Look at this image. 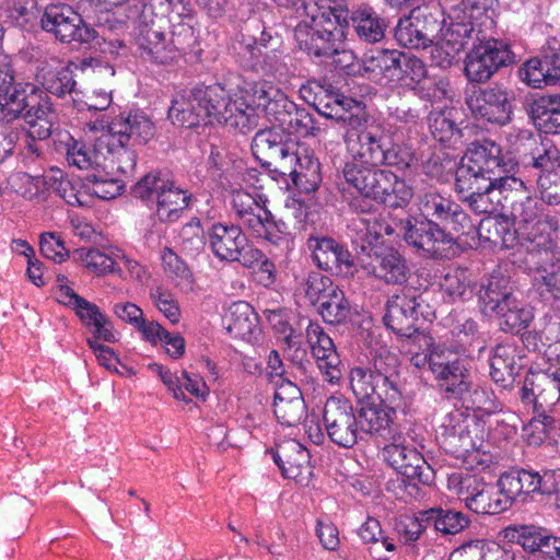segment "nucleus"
Returning a JSON list of instances; mask_svg holds the SVG:
<instances>
[{
	"instance_id": "obj_7",
	"label": "nucleus",
	"mask_w": 560,
	"mask_h": 560,
	"mask_svg": "<svg viewBox=\"0 0 560 560\" xmlns=\"http://www.w3.org/2000/svg\"><path fill=\"white\" fill-rule=\"evenodd\" d=\"M135 197L142 200L155 199V213L162 222H174L188 207L191 195L176 187L160 172L144 175L132 188Z\"/></svg>"
},
{
	"instance_id": "obj_13",
	"label": "nucleus",
	"mask_w": 560,
	"mask_h": 560,
	"mask_svg": "<svg viewBox=\"0 0 560 560\" xmlns=\"http://www.w3.org/2000/svg\"><path fill=\"white\" fill-rule=\"evenodd\" d=\"M389 440L382 450L384 460L409 480H418L425 486L433 483L435 472L416 447L407 445L399 432L392 433Z\"/></svg>"
},
{
	"instance_id": "obj_42",
	"label": "nucleus",
	"mask_w": 560,
	"mask_h": 560,
	"mask_svg": "<svg viewBox=\"0 0 560 560\" xmlns=\"http://www.w3.org/2000/svg\"><path fill=\"white\" fill-rule=\"evenodd\" d=\"M422 521H425L427 524H430L434 527L436 532L442 533L443 535H455L460 533L466 527H468L470 520L469 517L459 512L452 509H430L423 511Z\"/></svg>"
},
{
	"instance_id": "obj_22",
	"label": "nucleus",
	"mask_w": 560,
	"mask_h": 560,
	"mask_svg": "<svg viewBox=\"0 0 560 560\" xmlns=\"http://www.w3.org/2000/svg\"><path fill=\"white\" fill-rule=\"evenodd\" d=\"M278 173L290 176L293 184L305 192L314 191L322 180L318 160L308 148L298 141Z\"/></svg>"
},
{
	"instance_id": "obj_33",
	"label": "nucleus",
	"mask_w": 560,
	"mask_h": 560,
	"mask_svg": "<svg viewBox=\"0 0 560 560\" xmlns=\"http://www.w3.org/2000/svg\"><path fill=\"white\" fill-rule=\"evenodd\" d=\"M294 38L300 48L314 57L331 55L335 47L341 45L342 38L332 37L329 33L306 22H299L294 27Z\"/></svg>"
},
{
	"instance_id": "obj_39",
	"label": "nucleus",
	"mask_w": 560,
	"mask_h": 560,
	"mask_svg": "<svg viewBox=\"0 0 560 560\" xmlns=\"http://www.w3.org/2000/svg\"><path fill=\"white\" fill-rule=\"evenodd\" d=\"M431 135L439 142L452 148L464 144L465 130L452 117V110H433L428 116Z\"/></svg>"
},
{
	"instance_id": "obj_36",
	"label": "nucleus",
	"mask_w": 560,
	"mask_h": 560,
	"mask_svg": "<svg viewBox=\"0 0 560 560\" xmlns=\"http://www.w3.org/2000/svg\"><path fill=\"white\" fill-rule=\"evenodd\" d=\"M217 122L225 125L241 133H247L256 125V115L253 110L248 109L242 95L234 89V92L229 96Z\"/></svg>"
},
{
	"instance_id": "obj_41",
	"label": "nucleus",
	"mask_w": 560,
	"mask_h": 560,
	"mask_svg": "<svg viewBox=\"0 0 560 560\" xmlns=\"http://www.w3.org/2000/svg\"><path fill=\"white\" fill-rule=\"evenodd\" d=\"M240 223L254 236L276 242L273 230L282 232L283 222H276L271 212L259 203L238 219Z\"/></svg>"
},
{
	"instance_id": "obj_9",
	"label": "nucleus",
	"mask_w": 560,
	"mask_h": 560,
	"mask_svg": "<svg viewBox=\"0 0 560 560\" xmlns=\"http://www.w3.org/2000/svg\"><path fill=\"white\" fill-rule=\"evenodd\" d=\"M510 46L499 39L489 38L474 44L465 57L464 72L471 83H486L501 68L513 62Z\"/></svg>"
},
{
	"instance_id": "obj_44",
	"label": "nucleus",
	"mask_w": 560,
	"mask_h": 560,
	"mask_svg": "<svg viewBox=\"0 0 560 560\" xmlns=\"http://www.w3.org/2000/svg\"><path fill=\"white\" fill-rule=\"evenodd\" d=\"M494 314L499 318L501 330L505 332L518 334L521 330L526 329L534 318L532 310L518 296Z\"/></svg>"
},
{
	"instance_id": "obj_47",
	"label": "nucleus",
	"mask_w": 560,
	"mask_h": 560,
	"mask_svg": "<svg viewBox=\"0 0 560 560\" xmlns=\"http://www.w3.org/2000/svg\"><path fill=\"white\" fill-rule=\"evenodd\" d=\"M71 144H68L67 160L70 165H74L80 170H94L106 161V154L103 152L105 147H98L97 141L94 148H90L84 143L70 139Z\"/></svg>"
},
{
	"instance_id": "obj_62",
	"label": "nucleus",
	"mask_w": 560,
	"mask_h": 560,
	"mask_svg": "<svg viewBox=\"0 0 560 560\" xmlns=\"http://www.w3.org/2000/svg\"><path fill=\"white\" fill-rule=\"evenodd\" d=\"M78 259L93 272L105 273L114 269L115 261L95 248H79L75 250Z\"/></svg>"
},
{
	"instance_id": "obj_37",
	"label": "nucleus",
	"mask_w": 560,
	"mask_h": 560,
	"mask_svg": "<svg viewBox=\"0 0 560 560\" xmlns=\"http://www.w3.org/2000/svg\"><path fill=\"white\" fill-rule=\"evenodd\" d=\"M477 233L480 240L501 249L513 248L517 244L516 230L506 219L487 217L480 221Z\"/></svg>"
},
{
	"instance_id": "obj_55",
	"label": "nucleus",
	"mask_w": 560,
	"mask_h": 560,
	"mask_svg": "<svg viewBox=\"0 0 560 560\" xmlns=\"http://www.w3.org/2000/svg\"><path fill=\"white\" fill-rule=\"evenodd\" d=\"M339 287L319 272L308 273L305 280V296L313 305H320Z\"/></svg>"
},
{
	"instance_id": "obj_21",
	"label": "nucleus",
	"mask_w": 560,
	"mask_h": 560,
	"mask_svg": "<svg viewBox=\"0 0 560 560\" xmlns=\"http://www.w3.org/2000/svg\"><path fill=\"white\" fill-rule=\"evenodd\" d=\"M458 494L466 506L478 514H499L508 509V500L498 485L487 483L475 476L459 480Z\"/></svg>"
},
{
	"instance_id": "obj_61",
	"label": "nucleus",
	"mask_w": 560,
	"mask_h": 560,
	"mask_svg": "<svg viewBox=\"0 0 560 560\" xmlns=\"http://www.w3.org/2000/svg\"><path fill=\"white\" fill-rule=\"evenodd\" d=\"M273 412L280 423L287 427H294L302 422L306 415V407L303 400L281 401L273 404Z\"/></svg>"
},
{
	"instance_id": "obj_59",
	"label": "nucleus",
	"mask_w": 560,
	"mask_h": 560,
	"mask_svg": "<svg viewBox=\"0 0 560 560\" xmlns=\"http://www.w3.org/2000/svg\"><path fill=\"white\" fill-rule=\"evenodd\" d=\"M162 260L165 269L177 279L178 285H182L186 290L192 289V272L186 262L175 252L168 247H165L162 255Z\"/></svg>"
},
{
	"instance_id": "obj_64",
	"label": "nucleus",
	"mask_w": 560,
	"mask_h": 560,
	"mask_svg": "<svg viewBox=\"0 0 560 560\" xmlns=\"http://www.w3.org/2000/svg\"><path fill=\"white\" fill-rule=\"evenodd\" d=\"M541 199L548 205L560 203V173L558 171L541 172L537 178Z\"/></svg>"
},
{
	"instance_id": "obj_54",
	"label": "nucleus",
	"mask_w": 560,
	"mask_h": 560,
	"mask_svg": "<svg viewBox=\"0 0 560 560\" xmlns=\"http://www.w3.org/2000/svg\"><path fill=\"white\" fill-rule=\"evenodd\" d=\"M409 15L423 36V40H427L429 46L434 44L442 30V22L438 19L436 14L431 12L428 7L417 5Z\"/></svg>"
},
{
	"instance_id": "obj_38",
	"label": "nucleus",
	"mask_w": 560,
	"mask_h": 560,
	"mask_svg": "<svg viewBox=\"0 0 560 560\" xmlns=\"http://www.w3.org/2000/svg\"><path fill=\"white\" fill-rule=\"evenodd\" d=\"M226 329L230 334L249 340L258 330V315L254 307L245 302H234L225 316Z\"/></svg>"
},
{
	"instance_id": "obj_19",
	"label": "nucleus",
	"mask_w": 560,
	"mask_h": 560,
	"mask_svg": "<svg viewBox=\"0 0 560 560\" xmlns=\"http://www.w3.org/2000/svg\"><path fill=\"white\" fill-rule=\"evenodd\" d=\"M296 4V14L300 22H306L332 37L346 39V31L349 25V11L341 4L330 2L317 3L313 0H300Z\"/></svg>"
},
{
	"instance_id": "obj_40",
	"label": "nucleus",
	"mask_w": 560,
	"mask_h": 560,
	"mask_svg": "<svg viewBox=\"0 0 560 560\" xmlns=\"http://www.w3.org/2000/svg\"><path fill=\"white\" fill-rule=\"evenodd\" d=\"M233 85H235V82L233 78H231L224 85L217 83L208 86H198V96L201 98V105L205 112V122L217 121L229 96L234 92Z\"/></svg>"
},
{
	"instance_id": "obj_51",
	"label": "nucleus",
	"mask_w": 560,
	"mask_h": 560,
	"mask_svg": "<svg viewBox=\"0 0 560 560\" xmlns=\"http://www.w3.org/2000/svg\"><path fill=\"white\" fill-rule=\"evenodd\" d=\"M84 186L91 195L109 200L122 192L126 183L120 178H108L105 174L92 173L84 177Z\"/></svg>"
},
{
	"instance_id": "obj_15",
	"label": "nucleus",
	"mask_w": 560,
	"mask_h": 560,
	"mask_svg": "<svg viewBox=\"0 0 560 560\" xmlns=\"http://www.w3.org/2000/svg\"><path fill=\"white\" fill-rule=\"evenodd\" d=\"M514 95L502 85L493 84L487 88H475L466 96V105L471 114L488 122L499 126L512 120Z\"/></svg>"
},
{
	"instance_id": "obj_27",
	"label": "nucleus",
	"mask_w": 560,
	"mask_h": 560,
	"mask_svg": "<svg viewBox=\"0 0 560 560\" xmlns=\"http://www.w3.org/2000/svg\"><path fill=\"white\" fill-rule=\"evenodd\" d=\"M295 147V140L284 138V136L275 128H266L256 132L252 141V151L262 165L273 167L279 172L287 155Z\"/></svg>"
},
{
	"instance_id": "obj_18",
	"label": "nucleus",
	"mask_w": 560,
	"mask_h": 560,
	"mask_svg": "<svg viewBox=\"0 0 560 560\" xmlns=\"http://www.w3.org/2000/svg\"><path fill=\"white\" fill-rule=\"evenodd\" d=\"M431 372L440 392L448 399L464 398L472 387V380L466 360L450 352L431 358Z\"/></svg>"
},
{
	"instance_id": "obj_48",
	"label": "nucleus",
	"mask_w": 560,
	"mask_h": 560,
	"mask_svg": "<svg viewBox=\"0 0 560 560\" xmlns=\"http://www.w3.org/2000/svg\"><path fill=\"white\" fill-rule=\"evenodd\" d=\"M360 435L363 433H378L384 431L392 433L389 429L390 418L385 408L376 405L374 400L371 404L362 407L358 416Z\"/></svg>"
},
{
	"instance_id": "obj_8",
	"label": "nucleus",
	"mask_w": 560,
	"mask_h": 560,
	"mask_svg": "<svg viewBox=\"0 0 560 560\" xmlns=\"http://www.w3.org/2000/svg\"><path fill=\"white\" fill-rule=\"evenodd\" d=\"M422 295L401 292L392 295L386 303L385 325L397 335L415 337L420 346L430 348L432 338L420 332V319L424 316Z\"/></svg>"
},
{
	"instance_id": "obj_57",
	"label": "nucleus",
	"mask_w": 560,
	"mask_h": 560,
	"mask_svg": "<svg viewBox=\"0 0 560 560\" xmlns=\"http://www.w3.org/2000/svg\"><path fill=\"white\" fill-rule=\"evenodd\" d=\"M49 188L61 197L70 206H84L81 199V192L75 188L74 184L63 175L60 170H51L46 179Z\"/></svg>"
},
{
	"instance_id": "obj_45",
	"label": "nucleus",
	"mask_w": 560,
	"mask_h": 560,
	"mask_svg": "<svg viewBox=\"0 0 560 560\" xmlns=\"http://www.w3.org/2000/svg\"><path fill=\"white\" fill-rule=\"evenodd\" d=\"M516 374L517 368L513 350L509 346L498 345L490 361V375L492 380L502 387H509L513 384Z\"/></svg>"
},
{
	"instance_id": "obj_11",
	"label": "nucleus",
	"mask_w": 560,
	"mask_h": 560,
	"mask_svg": "<svg viewBox=\"0 0 560 560\" xmlns=\"http://www.w3.org/2000/svg\"><path fill=\"white\" fill-rule=\"evenodd\" d=\"M209 244L220 260L237 261L245 268H254L264 257L260 249L248 244L246 235L236 225L213 224L209 231Z\"/></svg>"
},
{
	"instance_id": "obj_23",
	"label": "nucleus",
	"mask_w": 560,
	"mask_h": 560,
	"mask_svg": "<svg viewBox=\"0 0 560 560\" xmlns=\"http://www.w3.org/2000/svg\"><path fill=\"white\" fill-rule=\"evenodd\" d=\"M106 135L112 136V145L116 142L128 143L130 147L148 143L155 133L152 120L143 113H129L115 118L110 124L102 126Z\"/></svg>"
},
{
	"instance_id": "obj_2",
	"label": "nucleus",
	"mask_w": 560,
	"mask_h": 560,
	"mask_svg": "<svg viewBox=\"0 0 560 560\" xmlns=\"http://www.w3.org/2000/svg\"><path fill=\"white\" fill-rule=\"evenodd\" d=\"M352 393L359 401L378 399L395 404L401 398L400 363L396 354L384 350L369 366H354L349 372Z\"/></svg>"
},
{
	"instance_id": "obj_60",
	"label": "nucleus",
	"mask_w": 560,
	"mask_h": 560,
	"mask_svg": "<svg viewBox=\"0 0 560 560\" xmlns=\"http://www.w3.org/2000/svg\"><path fill=\"white\" fill-rule=\"evenodd\" d=\"M402 54L396 50H382L371 58V67L373 71H380L390 80H400L399 68L401 65Z\"/></svg>"
},
{
	"instance_id": "obj_34",
	"label": "nucleus",
	"mask_w": 560,
	"mask_h": 560,
	"mask_svg": "<svg viewBox=\"0 0 560 560\" xmlns=\"http://www.w3.org/2000/svg\"><path fill=\"white\" fill-rule=\"evenodd\" d=\"M22 117L30 126L32 138L45 140L50 137L56 115L48 96L40 89L35 94L33 106L27 105Z\"/></svg>"
},
{
	"instance_id": "obj_28",
	"label": "nucleus",
	"mask_w": 560,
	"mask_h": 560,
	"mask_svg": "<svg viewBox=\"0 0 560 560\" xmlns=\"http://www.w3.org/2000/svg\"><path fill=\"white\" fill-rule=\"evenodd\" d=\"M235 89L244 98L249 110L255 113V108H260L270 118L285 100L279 89L272 86L266 81L247 82L241 77H233Z\"/></svg>"
},
{
	"instance_id": "obj_1",
	"label": "nucleus",
	"mask_w": 560,
	"mask_h": 560,
	"mask_svg": "<svg viewBox=\"0 0 560 560\" xmlns=\"http://www.w3.org/2000/svg\"><path fill=\"white\" fill-rule=\"evenodd\" d=\"M348 126L347 144L352 160L342 167L345 182L361 196L389 208L407 206L413 196L412 188L381 166L408 168L413 161L412 153L396 143L394 132L365 108L350 117Z\"/></svg>"
},
{
	"instance_id": "obj_35",
	"label": "nucleus",
	"mask_w": 560,
	"mask_h": 560,
	"mask_svg": "<svg viewBox=\"0 0 560 560\" xmlns=\"http://www.w3.org/2000/svg\"><path fill=\"white\" fill-rule=\"evenodd\" d=\"M559 260L555 254V244L547 235L528 240L524 245L522 261L529 272L545 273Z\"/></svg>"
},
{
	"instance_id": "obj_58",
	"label": "nucleus",
	"mask_w": 560,
	"mask_h": 560,
	"mask_svg": "<svg viewBox=\"0 0 560 560\" xmlns=\"http://www.w3.org/2000/svg\"><path fill=\"white\" fill-rule=\"evenodd\" d=\"M394 36L402 47L416 49L429 47L410 15L398 21L394 30Z\"/></svg>"
},
{
	"instance_id": "obj_3",
	"label": "nucleus",
	"mask_w": 560,
	"mask_h": 560,
	"mask_svg": "<svg viewBox=\"0 0 560 560\" xmlns=\"http://www.w3.org/2000/svg\"><path fill=\"white\" fill-rule=\"evenodd\" d=\"M521 399L526 405H532L537 419L529 422V427L538 432L533 434V442L539 443L547 435L553 425L551 413L560 408V383L556 371L552 374L544 372H532L526 375L522 389Z\"/></svg>"
},
{
	"instance_id": "obj_63",
	"label": "nucleus",
	"mask_w": 560,
	"mask_h": 560,
	"mask_svg": "<svg viewBox=\"0 0 560 560\" xmlns=\"http://www.w3.org/2000/svg\"><path fill=\"white\" fill-rule=\"evenodd\" d=\"M547 85H560V43L549 39L542 49Z\"/></svg>"
},
{
	"instance_id": "obj_49",
	"label": "nucleus",
	"mask_w": 560,
	"mask_h": 560,
	"mask_svg": "<svg viewBox=\"0 0 560 560\" xmlns=\"http://www.w3.org/2000/svg\"><path fill=\"white\" fill-rule=\"evenodd\" d=\"M317 311L326 323L338 325L349 318L351 306L343 291L338 288L317 306Z\"/></svg>"
},
{
	"instance_id": "obj_30",
	"label": "nucleus",
	"mask_w": 560,
	"mask_h": 560,
	"mask_svg": "<svg viewBox=\"0 0 560 560\" xmlns=\"http://www.w3.org/2000/svg\"><path fill=\"white\" fill-rule=\"evenodd\" d=\"M520 295L511 278L501 272L492 273L479 290L483 312L497 313Z\"/></svg>"
},
{
	"instance_id": "obj_46",
	"label": "nucleus",
	"mask_w": 560,
	"mask_h": 560,
	"mask_svg": "<svg viewBox=\"0 0 560 560\" xmlns=\"http://www.w3.org/2000/svg\"><path fill=\"white\" fill-rule=\"evenodd\" d=\"M357 35L364 42L373 44L383 39L385 24L371 8L358 9L351 15Z\"/></svg>"
},
{
	"instance_id": "obj_29",
	"label": "nucleus",
	"mask_w": 560,
	"mask_h": 560,
	"mask_svg": "<svg viewBox=\"0 0 560 560\" xmlns=\"http://www.w3.org/2000/svg\"><path fill=\"white\" fill-rule=\"evenodd\" d=\"M270 119H273L289 135L317 137L322 132L320 126L312 114L306 108L300 107L290 101L288 96Z\"/></svg>"
},
{
	"instance_id": "obj_56",
	"label": "nucleus",
	"mask_w": 560,
	"mask_h": 560,
	"mask_svg": "<svg viewBox=\"0 0 560 560\" xmlns=\"http://www.w3.org/2000/svg\"><path fill=\"white\" fill-rule=\"evenodd\" d=\"M306 340L312 355L316 360H324V358L337 353L332 339L318 323L310 322L306 327Z\"/></svg>"
},
{
	"instance_id": "obj_26",
	"label": "nucleus",
	"mask_w": 560,
	"mask_h": 560,
	"mask_svg": "<svg viewBox=\"0 0 560 560\" xmlns=\"http://www.w3.org/2000/svg\"><path fill=\"white\" fill-rule=\"evenodd\" d=\"M270 452L283 477L299 483L308 482L313 474L310 453L300 442L287 440L277 444Z\"/></svg>"
},
{
	"instance_id": "obj_25",
	"label": "nucleus",
	"mask_w": 560,
	"mask_h": 560,
	"mask_svg": "<svg viewBox=\"0 0 560 560\" xmlns=\"http://www.w3.org/2000/svg\"><path fill=\"white\" fill-rule=\"evenodd\" d=\"M420 209L428 217L444 225H451L455 232H465L471 226L469 215L450 197L436 190H429L420 197Z\"/></svg>"
},
{
	"instance_id": "obj_53",
	"label": "nucleus",
	"mask_w": 560,
	"mask_h": 560,
	"mask_svg": "<svg viewBox=\"0 0 560 560\" xmlns=\"http://www.w3.org/2000/svg\"><path fill=\"white\" fill-rule=\"evenodd\" d=\"M42 85L45 90L58 97L75 92V81L69 68L56 71H47L42 74Z\"/></svg>"
},
{
	"instance_id": "obj_50",
	"label": "nucleus",
	"mask_w": 560,
	"mask_h": 560,
	"mask_svg": "<svg viewBox=\"0 0 560 560\" xmlns=\"http://www.w3.org/2000/svg\"><path fill=\"white\" fill-rule=\"evenodd\" d=\"M59 302L72 307L86 326H91L92 323L103 314L96 304L80 296L68 285H61Z\"/></svg>"
},
{
	"instance_id": "obj_52",
	"label": "nucleus",
	"mask_w": 560,
	"mask_h": 560,
	"mask_svg": "<svg viewBox=\"0 0 560 560\" xmlns=\"http://www.w3.org/2000/svg\"><path fill=\"white\" fill-rule=\"evenodd\" d=\"M180 28L182 32L179 34L185 33L188 36L192 35L190 26L183 24L180 25ZM184 49V42L180 38V35L175 37V33H173L172 38L166 40L164 37L148 58L156 63L167 65L176 60L179 52Z\"/></svg>"
},
{
	"instance_id": "obj_20",
	"label": "nucleus",
	"mask_w": 560,
	"mask_h": 560,
	"mask_svg": "<svg viewBox=\"0 0 560 560\" xmlns=\"http://www.w3.org/2000/svg\"><path fill=\"white\" fill-rule=\"evenodd\" d=\"M506 180L455 182V190L462 202L476 214L502 212Z\"/></svg>"
},
{
	"instance_id": "obj_31",
	"label": "nucleus",
	"mask_w": 560,
	"mask_h": 560,
	"mask_svg": "<svg viewBox=\"0 0 560 560\" xmlns=\"http://www.w3.org/2000/svg\"><path fill=\"white\" fill-rule=\"evenodd\" d=\"M199 94L198 86L184 91L177 95L168 109V118L174 125L185 128H192L200 122H205V112Z\"/></svg>"
},
{
	"instance_id": "obj_16",
	"label": "nucleus",
	"mask_w": 560,
	"mask_h": 560,
	"mask_svg": "<svg viewBox=\"0 0 560 560\" xmlns=\"http://www.w3.org/2000/svg\"><path fill=\"white\" fill-rule=\"evenodd\" d=\"M323 421L328 438L340 447L351 448L360 435L359 420L351 402L342 397H329L324 406Z\"/></svg>"
},
{
	"instance_id": "obj_12",
	"label": "nucleus",
	"mask_w": 560,
	"mask_h": 560,
	"mask_svg": "<svg viewBox=\"0 0 560 560\" xmlns=\"http://www.w3.org/2000/svg\"><path fill=\"white\" fill-rule=\"evenodd\" d=\"M42 28L61 43H90L96 31L84 24L81 15L67 3L48 4L40 19Z\"/></svg>"
},
{
	"instance_id": "obj_4",
	"label": "nucleus",
	"mask_w": 560,
	"mask_h": 560,
	"mask_svg": "<svg viewBox=\"0 0 560 560\" xmlns=\"http://www.w3.org/2000/svg\"><path fill=\"white\" fill-rule=\"evenodd\" d=\"M502 149L491 140L471 143L456 170L455 182H493L511 179Z\"/></svg>"
},
{
	"instance_id": "obj_43",
	"label": "nucleus",
	"mask_w": 560,
	"mask_h": 560,
	"mask_svg": "<svg viewBox=\"0 0 560 560\" xmlns=\"http://www.w3.org/2000/svg\"><path fill=\"white\" fill-rule=\"evenodd\" d=\"M112 136L103 135L97 139L98 147H105L106 150V161H109L113 167H116L117 172L122 175H131L136 168L137 164V154L130 148L128 143H112Z\"/></svg>"
},
{
	"instance_id": "obj_17",
	"label": "nucleus",
	"mask_w": 560,
	"mask_h": 560,
	"mask_svg": "<svg viewBox=\"0 0 560 560\" xmlns=\"http://www.w3.org/2000/svg\"><path fill=\"white\" fill-rule=\"evenodd\" d=\"M306 245L319 269L342 279H352L358 273V266L351 253L335 238L312 235L307 238Z\"/></svg>"
},
{
	"instance_id": "obj_14",
	"label": "nucleus",
	"mask_w": 560,
	"mask_h": 560,
	"mask_svg": "<svg viewBox=\"0 0 560 560\" xmlns=\"http://www.w3.org/2000/svg\"><path fill=\"white\" fill-rule=\"evenodd\" d=\"M38 90L31 82L16 80L11 63L5 58L0 60V121L12 122L22 117L27 105L33 106Z\"/></svg>"
},
{
	"instance_id": "obj_24",
	"label": "nucleus",
	"mask_w": 560,
	"mask_h": 560,
	"mask_svg": "<svg viewBox=\"0 0 560 560\" xmlns=\"http://www.w3.org/2000/svg\"><path fill=\"white\" fill-rule=\"evenodd\" d=\"M506 182L502 213L520 223L536 221L541 215L542 205L521 178L513 176Z\"/></svg>"
},
{
	"instance_id": "obj_10",
	"label": "nucleus",
	"mask_w": 560,
	"mask_h": 560,
	"mask_svg": "<svg viewBox=\"0 0 560 560\" xmlns=\"http://www.w3.org/2000/svg\"><path fill=\"white\" fill-rule=\"evenodd\" d=\"M302 98L329 119L350 122V117L365 108L362 102L345 96L329 83L311 80L300 89Z\"/></svg>"
},
{
	"instance_id": "obj_6",
	"label": "nucleus",
	"mask_w": 560,
	"mask_h": 560,
	"mask_svg": "<svg viewBox=\"0 0 560 560\" xmlns=\"http://www.w3.org/2000/svg\"><path fill=\"white\" fill-rule=\"evenodd\" d=\"M357 258L368 276L390 287H405L412 272L408 259L393 246L361 245Z\"/></svg>"
},
{
	"instance_id": "obj_32",
	"label": "nucleus",
	"mask_w": 560,
	"mask_h": 560,
	"mask_svg": "<svg viewBox=\"0 0 560 560\" xmlns=\"http://www.w3.org/2000/svg\"><path fill=\"white\" fill-rule=\"evenodd\" d=\"M525 110L539 130L560 133V95L527 100Z\"/></svg>"
},
{
	"instance_id": "obj_5",
	"label": "nucleus",
	"mask_w": 560,
	"mask_h": 560,
	"mask_svg": "<svg viewBox=\"0 0 560 560\" xmlns=\"http://www.w3.org/2000/svg\"><path fill=\"white\" fill-rule=\"evenodd\" d=\"M397 226L405 243L427 259L448 257L456 243L453 234L433 219L409 215L400 219Z\"/></svg>"
}]
</instances>
